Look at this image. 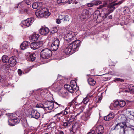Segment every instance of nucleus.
Wrapping results in <instances>:
<instances>
[{
    "instance_id": "72a5a7b5",
    "label": "nucleus",
    "mask_w": 134,
    "mask_h": 134,
    "mask_svg": "<svg viewBox=\"0 0 134 134\" xmlns=\"http://www.w3.org/2000/svg\"><path fill=\"white\" fill-rule=\"evenodd\" d=\"M94 5H98L102 3V2L99 0H94L92 1Z\"/></svg>"
},
{
    "instance_id": "864d4df0",
    "label": "nucleus",
    "mask_w": 134,
    "mask_h": 134,
    "mask_svg": "<svg viewBox=\"0 0 134 134\" xmlns=\"http://www.w3.org/2000/svg\"><path fill=\"white\" fill-rule=\"evenodd\" d=\"M87 5L88 7H92L94 5L92 1L91 2L88 3Z\"/></svg>"
},
{
    "instance_id": "9b49d317",
    "label": "nucleus",
    "mask_w": 134,
    "mask_h": 134,
    "mask_svg": "<svg viewBox=\"0 0 134 134\" xmlns=\"http://www.w3.org/2000/svg\"><path fill=\"white\" fill-rule=\"evenodd\" d=\"M43 43V42L42 41L36 43L34 42L31 44V48L34 50L36 49L41 47Z\"/></svg>"
},
{
    "instance_id": "7c9ffc66",
    "label": "nucleus",
    "mask_w": 134,
    "mask_h": 134,
    "mask_svg": "<svg viewBox=\"0 0 134 134\" xmlns=\"http://www.w3.org/2000/svg\"><path fill=\"white\" fill-rule=\"evenodd\" d=\"M126 104L125 102L123 100H119L118 101V105L120 107H123Z\"/></svg>"
},
{
    "instance_id": "412c9836",
    "label": "nucleus",
    "mask_w": 134,
    "mask_h": 134,
    "mask_svg": "<svg viewBox=\"0 0 134 134\" xmlns=\"http://www.w3.org/2000/svg\"><path fill=\"white\" fill-rule=\"evenodd\" d=\"M63 113V112L61 111L60 112L57 114L56 115V116H58L59 115ZM70 112L69 109H67V108H66L63 111V115L64 116H65V115H66V116H67V115H68L69 114H70Z\"/></svg>"
},
{
    "instance_id": "cd10ccee",
    "label": "nucleus",
    "mask_w": 134,
    "mask_h": 134,
    "mask_svg": "<svg viewBox=\"0 0 134 134\" xmlns=\"http://www.w3.org/2000/svg\"><path fill=\"white\" fill-rule=\"evenodd\" d=\"M88 81L89 84L91 86H93L95 85L96 82L93 79L89 78L88 79Z\"/></svg>"
},
{
    "instance_id": "f03ea898",
    "label": "nucleus",
    "mask_w": 134,
    "mask_h": 134,
    "mask_svg": "<svg viewBox=\"0 0 134 134\" xmlns=\"http://www.w3.org/2000/svg\"><path fill=\"white\" fill-rule=\"evenodd\" d=\"M81 41L79 40L73 41L66 46L64 50L65 53L67 55H71L77 51L80 45Z\"/></svg>"
},
{
    "instance_id": "5701e85b",
    "label": "nucleus",
    "mask_w": 134,
    "mask_h": 134,
    "mask_svg": "<svg viewBox=\"0 0 134 134\" xmlns=\"http://www.w3.org/2000/svg\"><path fill=\"white\" fill-rule=\"evenodd\" d=\"M114 117V113H110L107 116L104 117V120L106 121H108L111 120Z\"/></svg>"
},
{
    "instance_id": "1a4fd4ad",
    "label": "nucleus",
    "mask_w": 134,
    "mask_h": 134,
    "mask_svg": "<svg viewBox=\"0 0 134 134\" xmlns=\"http://www.w3.org/2000/svg\"><path fill=\"white\" fill-rule=\"evenodd\" d=\"M92 129H93L96 134H103L104 131L103 127L101 125H98L96 127H93Z\"/></svg>"
},
{
    "instance_id": "79ce46f5",
    "label": "nucleus",
    "mask_w": 134,
    "mask_h": 134,
    "mask_svg": "<svg viewBox=\"0 0 134 134\" xmlns=\"http://www.w3.org/2000/svg\"><path fill=\"white\" fill-rule=\"evenodd\" d=\"M89 99L87 97L84 98L82 102V103H83L85 104H86L89 101Z\"/></svg>"
},
{
    "instance_id": "5fc2aeb1",
    "label": "nucleus",
    "mask_w": 134,
    "mask_h": 134,
    "mask_svg": "<svg viewBox=\"0 0 134 134\" xmlns=\"http://www.w3.org/2000/svg\"><path fill=\"white\" fill-rule=\"evenodd\" d=\"M24 12L28 13L29 12V8H27L24 9Z\"/></svg>"
},
{
    "instance_id": "2eb2a0df",
    "label": "nucleus",
    "mask_w": 134,
    "mask_h": 134,
    "mask_svg": "<svg viewBox=\"0 0 134 134\" xmlns=\"http://www.w3.org/2000/svg\"><path fill=\"white\" fill-rule=\"evenodd\" d=\"M43 7L37 9L35 12V15L38 18H40L43 16Z\"/></svg>"
},
{
    "instance_id": "b1692460",
    "label": "nucleus",
    "mask_w": 134,
    "mask_h": 134,
    "mask_svg": "<svg viewBox=\"0 0 134 134\" xmlns=\"http://www.w3.org/2000/svg\"><path fill=\"white\" fill-rule=\"evenodd\" d=\"M117 100H114L113 102L112 103L109 107L111 109H115L117 108Z\"/></svg>"
},
{
    "instance_id": "338daca9",
    "label": "nucleus",
    "mask_w": 134,
    "mask_h": 134,
    "mask_svg": "<svg viewBox=\"0 0 134 134\" xmlns=\"http://www.w3.org/2000/svg\"><path fill=\"white\" fill-rule=\"evenodd\" d=\"M78 3V2L76 1H74L73 0V2L72 3V4H77V3Z\"/></svg>"
},
{
    "instance_id": "473e14b6",
    "label": "nucleus",
    "mask_w": 134,
    "mask_h": 134,
    "mask_svg": "<svg viewBox=\"0 0 134 134\" xmlns=\"http://www.w3.org/2000/svg\"><path fill=\"white\" fill-rule=\"evenodd\" d=\"M9 58L6 55H3L2 57V61L4 63H6L8 62Z\"/></svg>"
},
{
    "instance_id": "3c124183",
    "label": "nucleus",
    "mask_w": 134,
    "mask_h": 134,
    "mask_svg": "<svg viewBox=\"0 0 134 134\" xmlns=\"http://www.w3.org/2000/svg\"><path fill=\"white\" fill-rule=\"evenodd\" d=\"M38 4H40V5H38V9H40V8H41L42 7H43L42 5L43 4L42 2H38Z\"/></svg>"
},
{
    "instance_id": "774afa93",
    "label": "nucleus",
    "mask_w": 134,
    "mask_h": 134,
    "mask_svg": "<svg viewBox=\"0 0 134 134\" xmlns=\"http://www.w3.org/2000/svg\"><path fill=\"white\" fill-rule=\"evenodd\" d=\"M58 134H64V133L63 131H61L59 132Z\"/></svg>"
},
{
    "instance_id": "09e8293b",
    "label": "nucleus",
    "mask_w": 134,
    "mask_h": 134,
    "mask_svg": "<svg viewBox=\"0 0 134 134\" xmlns=\"http://www.w3.org/2000/svg\"><path fill=\"white\" fill-rule=\"evenodd\" d=\"M8 46L6 45V44H4L2 46V50H3V52H4L5 51L4 50L8 48Z\"/></svg>"
},
{
    "instance_id": "f3484780",
    "label": "nucleus",
    "mask_w": 134,
    "mask_h": 134,
    "mask_svg": "<svg viewBox=\"0 0 134 134\" xmlns=\"http://www.w3.org/2000/svg\"><path fill=\"white\" fill-rule=\"evenodd\" d=\"M81 113V112H80L77 113L76 115L75 116L74 115H73L71 114V113H70V114H69L68 115L66 116V117L67 118V120H68V121H71V122L73 121L74 119H75V117L79 115Z\"/></svg>"
},
{
    "instance_id": "f704fd0d",
    "label": "nucleus",
    "mask_w": 134,
    "mask_h": 134,
    "mask_svg": "<svg viewBox=\"0 0 134 134\" xmlns=\"http://www.w3.org/2000/svg\"><path fill=\"white\" fill-rule=\"evenodd\" d=\"M35 54V53H33L30 55L29 56L30 58V60L32 62L34 61L36 59Z\"/></svg>"
},
{
    "instance_id": "e2e57ef3",
    "label": "nucleus",
    "mask_w": 134,
    "mask_h": 134,
    "mask_svg": "<svg viewBox=\"0 0 134 134\" xmlns=\"http://www.w3.org/2000/svg\"><path fill=\"white\" fill-rule=\"evenodd\" d=\"M124 80L122 79H120V78H118V81H120L121 82H122L124 81Z\"/></svg>"
},
{
    "instance_id": "6e6552de",
    "label": "nucleus",
    "mask_w": 134,
    "mask_h": 134,
    "mask_svg": "<svg viewBox=\"0 0 134 134\" xmlns=\"http://www.w3.org/2000/svg\"><path fill=\"white\" fill-rule=\"evenodd\" d=\"M12 117V116L11 115L10 118L8 120V124L11 126H14L16 124L19 123L20 121L19 119H15V118H13Z\"/></svg>"
},
{
    "instance_id": "dca6fc26",
    "label": "nucleus",
    "mask_w": 134,
    "mask_h": 134,
    "mask_svg": "<svg viewBox=\"0 0 134 134\" xmlns=\"http://www.w3.org/2000/svg\"><path fill=\"white\" fill-rule=\"evenodd\" d=\"M49 30L47 27H43L41 28L39 30L40 34L43 35L47 34L49 32Z\"/></svg>"
},
{
    "instance_id": "49530a36",
    "label": "nucleus",
    "mask_w": 134,
    "mask_h": 134,
    "mask_svg": "<svg viewBox=\"0 0 134 134\" xmlns=\"http://www.w3.org/2000/svg\"><path fill=\"white\" fill-rule=\"evenodd\" d=\"M123 116H125V115L121 114H119L118 117V120L120 121L122 119Z\"/></svg>"
},
{
    "instance_id": "0eeeda50",
    "label": "nucleus",
    "mask_w": 134,
    "mask_h": 134,
    "mask_svg": "<svg viewBox=\"0 0 134 134\" xmlns=\"http://www.w3.org/2000/svg\"><path fill=\"white\" fill-rule=\"evenodd\" d=\"M60 41L57 38L54 39L51 46V49L53 51H55L58 49Z\"/></svg>"
},
{
    "instance_id": "c03bdc74",
    "label": "nucleus",
    "mask_w": 134,
    "mask_h": 134,
    "mask_svg": "<svg viewBox=\"0 0 134 134\" xmlns=\"http://www.w3.org/2000/svg\"><path fill=\"white\" fill-rule=\"evenodd\" d=\"M127 121V118L125 116H123L122 119L120 121H121V122H126Z\"/></svg>"
},
{
    "instance_id": "a19ab883",
    "label": "nucleus",
    "mask_w": 134,
    "mask_h": 134,
    "mask_svg": "<svg viewBox=\"0 0 134 134\" xmlns=\"http://www.w3.org/2000/svg\"><path fill=\"white\" fill-rule=\"evenodd\" d=\"M77 97H76L75 98L72 100L73 105H75V106L77 105L79 103L77 102L76 99L77 98Z\"/></svg>"
},
{
    "instance_id": "a18cd8bd",
    "label": "nucleus",
    "mask_w": 134,
    "mask_h": 134,
    "mask_svg": "<svg viewBox=\"0 0 134 134\" xmlns=\"http://www.w3.org/2000/svg\"><path fill=\"white\" fill-rule=\"evenodd\" d=\"M73 102L72 101L71 102L69 103L68 105V107H67L66 108H67V109L69 108V109H70V108L72 106H73V104L72 102Z\"/></svg>"
},
{
    "instance_id": "a878e982",
    "label": "nucleus",
    "mask_w": 134,
    "mask_h": 134,
    "mask_svg": "<svg viewBox=\"0 0 134 134\" xmlns=\"http://www.w3.org/2000/svg\"><path fill=\"white\" fill-rule=\"evenodd\" d=\"M90 115L91 113L90 112L87 113L81 117L82 119L85 121H87L89 119Z\"/></svg>"
},
{
    "instance_id": "aec40b11",
    "label": "nucleus",
    "mask_w": 134,
    "mask_h": 134,
    "mask_svg": "<svg viewBox=\"0 0 134 134\" xmlns=\"http://www.w3.org/2000/svg\"><path fill=\"white\" fill-rule=\"evenodd\" d=\"M39 37V34H34L30 36L29 37V39L31 42L36 41L38 38Z\"/></svg>"
},
{
    "instance_id": "4c0bfd02",
    "label": "nucleus",
    "mask_w": 134,
    "mask_h": 134,
    "mask_svg": "<svg viewBox=\"0 0 134 134\" xmlns=\"http://www.w3.org/2000/svg\"><path fill=\"white\" fill-rule=\"evenodd\" d=\"M55 103L57 105L59 106V107H57L55 108L57 109H58L59 108H61V110L64 109V106H63L61 104H58L57 102H55Z\"/></svg>"
},
{
    "instance_id": "4d7b16f0",
    "label": "nucleus",
    "mask_w": 134,
    "mask_h": 134,
    "mask_svg": "<svg viewBox=\"0 0 134 134\" xmlns=\"http://www.w3.org/2000/svg\"><path fill=\"white\" fill-rule=\"evenodd\" d=\"M25 2L26 3L27 5H29L30 4V2L29 0H24Z\"/></svg>"
},
{
    "instance_id": "6e6d98bb",
    "label": "nucleus",
    "mask_w": 134,
    "mask_h": 134,
    "mask_svg": "<svg viewBox=\"0 0 134 134\" xmlns=\"http://www.w3.org/2000/svg\"><path fill=\"white\" fill-rule=\"evenodd\" d=\"M58 18L60 20H63L64 19L63 15H59Z\"/></svg>"
},
{
    "instance_id": "20e7f679",
    "label": "nucleus",
    "mask_w": 134,
    "mask_h": 134,
    "mask_svg": "<svg viewBox=\"0 0 134 134\" xmlns=\"http://www.w3.org/2000/svg\"><path fill=\"white\" fill-rule=\"evenodd\" d=\"M29 116L31 118L38 119L40 116V114L37 110L31 109L29 110Z\"/></svg>"
},
{
    "instance_id": "423d86ee",
    "label": "nucleus",
    "mask_w": 134,
    "mask_h": 134,
    "mask_svg": "<svg viewBox=\"0 0 134 134\" xmlns=\"http://www.w3.org/2000/svg\"><path fill=\"white\" fill-rule=\"evenodd\" d=\"M45 109L48 112L52 110L54 107V103L52 102L47 101L45 102L43 105Z\"/></svg>"
},
{
    "instance_id": "37998d69",
    "label": "nucleus",
    "mask_w": 134,
    "mask_h": 134,
    "mask_svg": "<svg viewBox=\"0 0 134 134\" xmlns=\"http://www.w3.org/2000/svg\"><path fill=\"white\" fill-rule=\"evenodd\" d=\"M51 33H54L57 32V29L56 27H55L51 28Z\"/></svg>"
},
{
    "instance_id": "a211bd4d",
    "label": "nucleus",
    "mask_w": 134,
    "mask_h": 134,
    "mask_svg": "<svg viewBox=\"0 0 134 134\" xmlns=\"http://www.w3.org/2000/svg\"><path fill=\"white\" fill-rule=\"evenodd\" d=\"M30 44V42L27 41H24L20 45V48L21 49L24 50L27 48Z\"/></svg>"
},
{
    "instance_id": "c85d7f7f",
    "label": "nucleus",
    "mask_w": 134,
    "mask_h": 134,
    "mask_svg": "<svg viewBox=\"0 0 134 134\" xmlns=\"http://www.w3.org/2000/svg\"><path fill=\"white\" fill-rule=\"evenodd\" d=\"M60 92V95L63 97H65L68 94L67 92L65 89L61 90Z\"/></svg>"
},
{
    "instance_id": "4468645a",
    "label": "nucleus",
    "mask_w": 134,
    "mask_h": 134,
    "mask_svg": "<svg viewBox=\"0 0 134 134\" xmlns=\"http://www.w3.org/2000/svg\"><path fill=\"white\" fill-rule=\"evenodd\" d=\"M89 10L87 9H85L82 11L80 18L83 19H87L89 17Z\"/></svg>"
},
{
    "instance_id": "f257e3e1",
    "label": "nucleus",
    "mask_w": 134,
    "mask_h": 134,
    "mask_svg": "<svg viewBox=\"0 0 134 134\" xmlns=\"http://www.w3.org/2000/svg\"><path fill=\"white\" fill-rule=\"evenodd\" d=\"M109 1H107L105 2L103 5H100L98 7V9H101L109 4L107 7V9L106 8L103 9L99 17L100 18H102V19H100V20H99V17L98 14L95 13L94 14L93 17L96 19L97 22L100 23L101 21L104 20L110 13L113 11L115 8L114 6L117 4V3L114 2L113 1L110 3H109Z\"/></svg>"
},
{
    "instance_id": "69168bd1",
    "label": "nucleus",
    "mask_w": 134,
    "mask_h": 134,
    "mask_svg": "<svg viewBox=\"0 0 134 134\" xmlns=\"http://www.w3.org/2000/svg\"><path fill=\"white\" fill-rule=\"evenodd\" d=\"M110 78L109 77H105L104 78V80L105 81H107L109 80H110Z\"/></svg>"
},
{
    "instance_id": "ea45409f",
    "label": "nucleus",
    "mask_w": 134,
    "mask_h": 134,
    "mask_svg": "<svg viewBox=\"0 0 134 134\" xmlns=\"http://www.w3.org/2000/svg\"><path fill=\"white\" fill-rule=\"evenodd\" d=\"M23 121L22 122L23 125L25 127H27L28 126V124L26 119H24Z\"/></svg>"
},
{
    "instance_id": "680f3d73",
    "label": "nucleus",
    "mask_w": 134,
    "mask_h": 134,
    "mask_svg": "<svg viewBox=\"0 0 134 134\" xmlns=\"http://www.w3.org/2000/svg\"><path fill=\"white\" fill-rule=\"evenodd\" d=\"M10 65H9H9H7V66H6V69H7V70H9V69H10Z\"/></svg>"
},
{
    "instance_id": "2f4dec72",
    "label": "nucleus",
    "mask_w": 134,
    "mask_h": 134,
    "mask_svg": "<svg viewBox=\"0 0 134 134\" xmlns=\"http://www.w3.org/2000/svg\"><path fill=\"white\" fill-rule=\"evenodd\" d=\"M118 126H119L122 130L123 129L126 127V122H121L118 123Z\"/></svg>"
},
{
    "instance_id": "8fccbe9b",
    "label": "nucleus",
    "mask_w": 134,
    "mask_h": 134,
    "mask_svg": "<svg viewBox=\"0 0 134 134\" xmlns=\"http://www.w3.org/2000/svg\"><path fill=\"white\" fill-rule=\"evenodd\" d=\"M95 133V132L94 131V130L92 129L90 130V131L87 134H94Z\"/></svg>"
},
{
    "instance_id": "4be33fe9",
    "label": "nucleus",
    "mask_w": 134,
    "mask_h": 134,
    "mask_svg": "<svg viewBox=\"0 0 134 134\" xmlns=\"http://www.w3.org/2000/svg\"><path fill=\"white\" fill-rule=\"evenodd\" d=\"M43 17L46 18L50 15V13L49 12L48 9L47 8L45 7H43Z\"/></svg>"
},
{
    "instance_id": "c756f323",
    "label": "nucleus",
    "mask_w": 134,
    "mask_h": 134,
    "mask_svg": "<svg viewBox=\"0 0 134 134\" xmlns=\"http://www.w3.org/2000/svg\"><path fill=\"white\" fill-rule=\"evenodd\" d=\"M69 0H57V3L61 5H64L69 1Z\"/></svg>"
},
{
    "instance_id": "bf43d9fd",
    "label": "nucleus",
    "mask_w": 134,
    "mask_h": 134,
    "mask_svg": "<svg viewBox=\"0 0 134 134\" xmlns=\"http://www.w3.org/2000/svg\"><path fill=\"white\" fill-rule=\"evenodd\" d=\"M129 113L130 115H132L134 117V112H131L130 111V112H129Z\"/></svg>"
},
{
    "instance_id": "603ef678",
    "label": "nucleus",
    "mask_w": 134,
    "mask_h": 134,
    "mask_svg": "<svg viewBox=\"0 0 134 134\" xmlns=\"http://www.w3.org/2000/svg\"><path fill=\"white\" fill-rule=\"evenodd\" d=\"M18 72L19 74L21 76V75L22 72L21 71V70L20 69H18Z\"/></svg>"
},
{
    "instance_id": "ddd939ff",
    "label": "nucleus",
    "mask_w": 134,
    "mask_h": 134,
    "mask_svg": "<svg viewBox=\"0 0 134 134\" xmlns=\"http://www.w3.org/2000/svg\"><path fill=\"white\" fill-rule=\"evenodd\" d=\"M16 58L14 56H12L9 58L8 62L9 65L11 67H13L16 63Z\"/></svg>"
},
{
    "instance_id": "9d476101",
    "label": "nucleus",
    "mask_w": 134,
    "mask_h": 134,
    "mask_svg": "<svg viewBox=\"0 0 134 134\" xmlns=\"http://www.w3.org/2000/svg\"><path fill=\"white\" fill-rule=\"evenodd\" d=\"M76 35V33L73 32H70L66 35L65 39L69 42L73 40L74 37Z\"/></svg>"
},
{
    "instance_id": "e433bc0d",
    "label": "nucleus",
    "mask_w": 134,
    "mask_h": 134,
    "mask_svg": "<svg viewBox=\"0 0 134 134\" xmlns=\"http://www.w3.org/2000/svg\"><path fill=\"white\" fill-rule=\"evenodd\" d=\"M40 4H38L37 2H35L32 5V7L34 9H38V5Z\"/></svg>"
},
{
    "instance_id": "c9c22d12",
    "label": "nucleus",
    "mask_w": 134,
    "mask_h": 134,
    "mask_svg": "<svg viewBox=\"0 0 134 134\" xmlns=\"http://www.w3.org/2000/svg\"><path fill=\"white\" fill-rule=\"evenodd\" d=\"M129 89L131 92L134 94V86L132 85H130L129 86Z\"/></svg>"
},
{
    "instance_id": "393cba45",
    "label": "nucleus",
    "mask_w": 134,
    "mask_h": 134,
    "mask_svg": "<svg viewBox=\"0 0 134 134\" xmlns=\"http://www.w3.org/2000/svg\"><path fill=\"white\" fill-rule=\"evenodd\" d=\"M129 10V8L128 7H125L124 8H121L119 9V13L122 14H124L126 13Z\"/></svg>"
},
{
    "instance_id": "58836bf2",
    "label": "nucleus",
    "mask_w": 134,
    "mask_h": 134,
    "mask_svg": "<svg viewBox=\"0 0 134 134\" xmlns=\"http://www.w3.org/2000/svg\"><path fill=\"white\" fill-rule=\"evenodd\" d=\"M63 21H68L69 20V16L67 15H63Z\"/></svg>"
},
{
    "instance_id": "052dcab7",
    "label": "nucleus",
    "mask_w": 134,
    "mask_h": 134,
    "mask_svg": "<svg viewBox=\"0 0 134 134\" xmlns=\"http://www.w3.org/2000/svg\"><path fill=\"white\" fill-rule=\"evenodd\" d=\"M124 1V0H121L119 1V2L118 3V5H120L122 3L123 1Z\"/></svg>"
},
{
    "instance_id": "39448f33",
    "label": "nucleus",
    "mask_w": 134,
    "mask_h": 134,
    "mask_svg": "<svg viewBox=\"0 0 134 134\" xmlns=\"http://www.w3.org/2000/svg\"><path fill=\"white\" fill-rule=\"evenodd\" d=\"M64 88L67 90L69 92L72 93L74 92L75 91H77L79 90V88L75 85H70L67 84L65 85L64 86Z\"/></svg>"
},
{
    "instance_id": "bb28decb",
    "label": "nucleus",
    "mask_w": 134,
    "mask_h": 134,
    "mask_svg": "<svg viewBox=\"0 0 134 134\" xmlns=\"http://www.w3.org/2000/svg\"><path fill=\"white\" fill-rule=\"evenodd\" d=\"M71 121H69L66 119V122H63V126L64 128L68 127L71 125Z\"/></svg>"
},
{
    "instance_id": "6ab92c4d",
    "label": "nucleus",
    "mask_w": 134,
    "mask_h": 134,
    "mask_svg": "<svg viewBox=\"0 0 134 134\" xmlns=\"http://www.w3.org/2000/svg\"><path fill=\"white\" fill-rule=\"evenodd\" d=\"M122 130L124 133L128 132L129 133L134 134V129H132L131 128L127 127L126 126Z\"/></svg>"
},
{
    "instance_id": "de8ad7c7",
    "label": "nucleus",
    "mask_w": 134,
    "mask_h": 134,
    "mask_svg": "<svg viewBox=\"0 0 134 134\" xmlns=\"http://www.w3.org/2000/svg\"><path fill=\"white\" fill-rule=\"evenodd\" d=\"M5 79L2 76H0V82L4 83L5 82Z\"/></svg>"
},
{
    "instance_id": "7ed1b4c3",
    "label": "nucleus",
    "mask_w": 134,
    "mask_h": 134,
    "mask_svg": "<svg viewBox=\"0 0 134 134\" xmlns=\"http://www.w3.org/2000/svg\"><path fill=\"white\" fill-rule=\"evenodd\" d=\"M40 54L42 58L47 59L52 55V52L48 49H45L41 51Z\"/></svg>"
},
{
    "instance_id": "13d9d810",
    "label": "nucleus",
    "mask_w": 134,
    "mask_h": 134,
    "mask_svg": "<svg viewBox=\"0 0 134 134\" xmlns=\"http://www.w3.org/2000/svg\"><path fill=\"white\" fill-rule=\"evenodd\" d=\"M61 20H60L59 19H57L56 20V22L58 24H60L61 23V21H60Z\"/></svg>"
},
{
    "instance_id": "0e129e2a",
    "label": "nucleus",
    "mask_w": 134,
    "mask_h": 134,
    "mask_svg": "<svg viewBox=\"0 0 134 134\" xmlns=\"http://www.w3.org/2000/svg\"><path fill=\"white\" fill-rule=\"evenodd\" d=\"M122 90V92H128L127 90H124V89H122L121 88V89H120V91H121Z\"/></svg>"
},
{
    "instance_id": "f8f14e48",
    "label": "nucleus",
    "mask_w": 134,
    "mask_h": 134,
    "mask_svg": "<svg viewBox=\"0 0 134 134\" xmlns=\"http://www.w3.org/2000/svg\"><path fill=\"white\" fill-rule=\"evenodd\" d=\"M34 20V19L32 18H28L23 21V23L24 25L29 27L32 24Z\"/></svg>"
}]
</instances>
